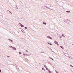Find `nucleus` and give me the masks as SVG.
Returning <instances> with one entry per match:
<instances>
[{"label":"nucleus","mask_w":73,"mask_h":73,"mask_svg":"<svg viewBox=\"0 0 73 73\" xmlns=\"http://www.w3.org/2000/svg\"><path fill=\"white\" fill-rule=\"evenodd\" d=\"M68 57H69V58H70V57L69 56H68Z\"/></svg>","instance_id":"44"},{"label":"nucleus","mask_w":73,"mask_h":73,"mask_svg":"<svg viewBox=\"0 0 73 73\" xmlns=\"http://www.w3.org/2000/svg\"><path fill=\"white\" fill-rule=\"evenodd\" d=\"M24 28L25 29H27V27H25Z\"/></svg>","instance_id":"26"},{"label":"nucleus","mask_w":73,"mask_h":73,"mask_svg":"<svg viewBox=\"0 0 73 73\" xmlns=\"http://www.w3.org/2000/svg\"><path fill=\"white\" fill-rule=\"evenodd\" d=\"M26 52H28V50H26Z\"/></svg>","instance_id":"34"},{"label":"nucleus","mask_w":73,"mask_h":73,"mask_svg":"<svg viewBox=\"0 0 73 73\" xmlns=\"http://www.w3.org/2000/svg\"><path fill=\"white\" fill-rule=\"evenodd\" d=\"M66 12L67 13H70V11H66Z\"/></svg>","instance_id":"10"},{"label":"nucleus","mask_w":73,"mask_h":73,"mask_svg":"<svg viewBox=\"0 0 73 73\" xmlns=\"http://www.w3.org/2000/svg\"><path fill=\"white\" fill-rule=\"evenodd\" d=\"M11 42H12V43H13L14 42L12 40H11Z\"/></svg>","instance_id":"21"},{"label":"nucleus","mask_w":73,"mask_h":73,"mask_svg":"<svg viewBox=\"0 0 73 73\" xmlns=\"http://www.w3.org/2000/svg\"><path fill=\"white\" fill-rule=\"evenodd\" d=\"M19 25H20V26H21L22 24L21 23H19Z\"/></svg>","instance_id":"9"},{"label":"nucleus","mask_w":73,"mask_h":73,"mask_svg":"<svg viewBox=\"0 0 73 73\" xmlns=\"http://www.w3.org/2000/svg\"><path fill=\"white\" fill-rule=\"evenodd\" d=\"M62 36H63V37H65V35H64V34H62Z\"/></svg>","instance_id":"13"},{"label":"nucleus","mask_w":73,"mask_h":73,"mask_svg":"<svg viewBox=\"0 0 73 73\" xmlns=\"http://www.w3.org/2000/svg\"><path fill=\"white\" fill-rule=\"evenodd\" d=\"M1 15L0 13V16H1Z\"/></svg>","instance_id":"43"},{"label":"nucleus","mask_w":73,"mask_h":73,"mask_svg":"<svg viewBox=\"0 0 73 73\" xmlns=\"http://www.w3.org/2000/svg\"><path fill=\"white\" fill-rule=\"evenodd\" d=\"M22 31L23 32H24V30H22Z\"/></svg>","instance_id":"24"},{"label":"nucleus","mask_w":73,"mask_h":73,"mask_svg":"<svg viewBox=\"0 0 73 73\" xmlns=\"http://www.w3.org/2000/svg\"><path fill=\"white\" fill-rule=\"evenodd\" d=\"M13 50H16V48L15 47H13Z\"/></svg>","instance_id":"6"},{"label":"nucleus","mask_w":73,"mask_h":73,"mask_svg":"<svg viewBox=\"0 0 73 73\" xmlns=\"http://www.w3.org/2000/svg\"><path fill=\"white\" fill-rule=\"evenodd\" d=\"M42 70H43L45 71V69H44V68H42Z\"/></svg>","instance_id":"20"},{"label":"nucleus","mask_w":73,"mask_h":73,"mask_svg":"<svg viewBox=\"0 0 73 73\" xmlns=\"http://www.w3.org/2000/svg\"><path fill=\"white\" fill-rule=\"evenodd\" d=\"M16 9H18V7H17V6H16Z\"/></svg>","instance_id":"17"},{"label":"nucleus","mask_w":73,"mask_h":73,"mask_svg":"<svg viewBox=\"0 0 73 73\" xmlns=\"http://www.w3.org/2000/svg\"><path fill=\"white\" fill-rule=\"evenodd\" d=\"M39 64L40 65V64H41V63H39Z\"/></svg>","instance_id":"37"},{"label":"nucleus","mask_w":73,"mask_h":73,"mask_svg":"<svg viewBox=\"0 0 73 73\" xmlns=\"http://www.w3.org/2000/svg\"><path fill=\"white\" fill-rule=\"evenodd\" d=\"M8 40H9L10 41H11L12 40H11V39H9Z\"/></svg>","instance_id":"28"},{"label":"nucleus","mask_w":73,"mask_h":73,"mask_svg":"<svg viewBox=\"0 0 73 73\" xmlns=\"http://www.w3.org/2000/svg\"><path fill=\"white\" fill-rule=\"evenodd\" d=\"M9 56H7V57H9Z\"/></svg>","instance_id":"38"},{"label":"nucleus","mask_w":73,"mask_h":73,"mask_svg":"<svg viewBox=\"0 0 73 73\" xmlns=\"http://www.w3.org/2000/svg\"><path fill=\"white\" fill-rule=\"evenodd\" d=\"M64 55L67 57H69V54H68L65 53V52H64Z\"/></svg>","instance_id":"2"},{"label":"nucleus","mask_w":73,"mask_h":73,"mask_svg":"<svg viewBox=\"0 0 73 73\" xmlns=\"http://www.w3.org/2000/svg\"><path fill=\"white\" fill-rule=\"evenodd\" d=\"M48 7H51V5H48Z\"/></svg>","instance_id":"19"},{"label":"nucleus","mask_w":73,"mask_h":73,"mask_svg":"<svg viewBox=\"0 0 73 73\" xmlns=\"http://www.w3.org/2000/svg\"><path fill=\"white\" fill-rule=\"evenodd\" d=\"M8 11H9V12L11 14H12V13H11V12L10 11L8 10Z\"/></svg>","instance_id":"22"},{"label":"nucleus","mask_w":73,"mask_h":73,"mask_svg":"<svg viewBox=\"0 0 73 73\" xmlns=\"http://www.w3.org/2000/svg\"><path fill=\"white\" fill-rule=\"evenodd\" d=\"M0 73H1V69H0Z\"/></svg>","instance_id":"30"},{"label":"nucleus","mask_w":73,"mask_h":73,"mask_svg":"<svg viewBox=\"0 0 73 73\" xmlns=\"http://www.w3.org/2000/svg\"><path fill=\"white\" fill-rule=\"evenodd\" d=\"M16 67H17V65H16Z\"/></svg>","instance_id":"39"},{"label":"nucleus","mask_w":73,"mask_h":73,"mask_svg":"<svg viewBox=\"0 0 73 73\" xmlns=\"http://www.w3.org/2000/svg\"><path fill=\"white\" fill-rule=\"evenodd\" d=\"M45 7H46L47 8H48V9H50V8H49L48 7H47V6H46V5H45Z\"/></svg>","instance_id":"14"},{"label":"nucleus","mask_w":73,"mask_h":73,"mask_svg":"<svg viewBox=\"0 0 73 73\" xmlns=\"http://www.w3.org/2000/svg\"><path fill=\"white\" fill-rule=\"evenodd\" d=\"M47 43L48 44H49L50 43L49 42H47Z\"/></svg>","instance_id":"35"},{"label":"nucleus","mask_w":73,"mask_h":73,"mask_svg":"<svg viewBox=\"0 0 73 73\" xmlns=\"http://www.w3.org/2000/svg\"><path fill=\"white\" fill-rule=\"evenodd\" d=\"M18 53H19V54H21V52H20V51H19L18 52Z\"/></svg>","instance_id":"15"},{"label":"nucleus","mask_w":73,"mask_h":73,"mask_svg":"<svg viewBox=\"0 0 73 73\" xmlns=\"http://www.w3.org/2000/svg\"><path fill=\"white\" fill-rule=\"evenodd\" d=\"M9 47H10V48H11V49H13V47L12 46H9Z\"/></svg>","instance_id":"11"},{"label":"nucleus","mask_w":73,"mask_h":73,"mask_svg":"<svg viewBox=\"0 0 73 73\" xmlns=\"http://www.w3.org/2000/svg\"><path fill=\"white\" fill-rule=\"evenodd\" d=\"M26 59V60H27V59Z\"/></svg>","instance_id":"47"},{"label":"nucleus","mask_w":73,"mask_h":73,"mask_svg":"<svg viewBox=\"0 0 73 73\" xmlns=\"http://www.w3.org/2000/svg\"><path fill=\"white\" fill-rule=\"evenodd\" d=\"M48 48H49V49H50V48L49 47H48Z\"/></svg>","instance_id":"42"},{"label":"nucleus","mask_w":73,"mask_h":73,"mask_svg":"<svg viewBox=\"0 0 73 73\" xmlns=\"http://www.w3.org/2000/svg\"><path fill=\"white\" fill-rule=\"evenodd\" d=\"M42 9H45V8H42Z\"/></svg>","instance_id":"33"},{"label":"nucleus","mask_w":73,"mask_h":73,"mask_svg":"<svg viewBox=\"0 0 73 73\" xmlns=\"http://www.w3.org/2000/svg\"><path fill=\"white\" fill-rule=\"evenodd\" d=\"M47 38H49L51 40H52V38L49 36H47Z\"/></svg>","instance_id":"4"},{"label":"nucleus","mask_w":73,"mask_h":73,"mask_svg":"<svg viewBox=\"0 0 73 73\" xmlns=\"http://www.w3.org/2000/svg\"><path fill=\"white\" fill-rule=\"evenodd\" d=\"M65 22L67 24H69L70 23V21L68 19H66L65 20Z\"/></svg>","instance_id":"1"},{"label":"nucleus","mask_w":73,"mask_h":73,"mask_svg":"<svg viewBox=\"0 0 73 73\" xmlns=\"http://www.w3.org/2000/svg\"><path fill=\"white\" fill-rule=\"evenodd\" d=\"M40 53H44V52H43L42 51L40 52Z\"/></svg>","instance_id":"31"},{"label":"nucleus","mask_w":73,"mask_h":73,"mask_svg":"<svg viewBox=\"0 0 73 73\" xmlns=\"http://www.w3.org/2000/svg\"><path fill=\"white\" fill-rule=\"evenodd\" d=\"M48 72L49 73H51V71H48Z\"/></svg>","instance_id":"23"},{"label":"nucleus","mask_w":73,"mask_h":73,"mask_svg":"<svg viewBox=\"0 0 73 73\" xmlns=\"http://www.w3.org/2000/svg\"><path fill=\"white\" fill-rule=\"evenodd\" d=\"M48 63H49V64H50V65H51V63L50 62H48Z\"/></svg>","instance_id":"27"},{"label":"nucleus","mask_w":73,"mask_h":73,"mask_svg":"<svg viewBox=\"0 0 73 73\" xmlns=\"http://www.w3.org/2000/svg\"><path fill=\"white\" fill-rule=\"evenodd\" d=\"M60 38H61V37H62V36H60Z\"/></svg>","instance_id":"32"},{"label":"nucleus","mask_w":73,"mask_h":73,"mask_svg":"<svg viewBox=\"0 0 73 73\" xmlns=\"http://www.w3.org/2000/svg\"><path fill=\"white\" fill-rule=\"evenodd\" d=\"M51 50H52V49H51Z\"/></svg>","instance_id":"46"},{"label":"nucleus","mask_w":73,"mask_h":73,"mask_svg":"<svg viewBox=\"0 0 73 73\" xmlns=\"http://www.w3.org/2000/svg\"><path fill=\"white\" fill-rule=\"evenodd\" d=\"M44 67H46V65H44Z\"/></svg>","instance_id":"41"},{"label":"nucleus","mask_w":73,"mask_h":73,"mask_svg":"<svg viewBox=\"0 0 73 73\" xmlns=\"http://www.w3.org/2000/svg\"><path fill=\"white\" fill-rule=\"evenodd\" d=\"M14 66H16V64H14Z\"/></svg>","instance_id":"29"},{"label":"nucleus","mask_w":73,"mask_h":73,"mask_svg":"<svg viewBox=\"0 0 73 73\" xmlns=\"http://www.w3.org/2000/svg\"><path fill=\"white\" fill-rule=\"evenodd\" d=\"M43 24H45V25H46V23L45 22H43Z\"/></svg>","instance_id":"16"},{"label":"nucleus","mask_w":73,"mask_h":73,"mask_svg":"<svg viewBox=\"0 0 73 73\" xmlns=\"http://www.w3.org/2000/svg\"><path fill=\"white\" fill-rule=\"evenodd\" d=\"M72 45H73V44H72Z\"/></svg>","instance_id":"45"},{"label":"nucleus","mask_w":73,"mask_h":73,"mask_svg":"<svg viewBox=\"0 0 73 73\" xmlns=\"http://www.w3.org/2000/svg\"><path fill=\"white\" fill-rule=\"evenodd\" d=\"M23 55H24V56H28V54H23Z\"/></svg>","instance_id":"5"},{"label":"nucleus","mask_w":73,"mask_h":73,"mask_svg":"<svg viewBox=\"0 0 73 73\" xmlns=\"http://www.w3.org/2000/svg\"><path fill=\"white\" fill-rule=\"evenodd\" d=\"M49 45H52V44L51 43H49Z\"/></svg>","instance_id":"25"},{"label":"nucleus","mask_w":73,"mask_h":73,"mask_svg":"<svg viewBox=\"0 0 73 73\" xmlns=\"http://www.w3.org/2000/svg\"><path fill=\"white\" fill-rule=\"evenodd\" d=\"M70 66H71V67H72V68H73V66H72V65L71 64H70Z\"/></svg>","instance_id":"18"},{"label":"nucleus","mask_w":73,"mask_h":73,"mask_svg":"<svg viewBox=\"0 0 73 73\" xmlns=\"http://www.w3.org/2000/svg\"><path fill=\"white\" fill-rule=\"evenodd\" d=\"M21 27H24V25H21Z\"/></svg>","instance_id":"12"},{"label":"nucleus","mask_w":73,"mask_h":73,"mask_svg":"<svg viewBox=\"0 0 73 73\" xmlns=\"http://www.w3.org/2000/svg\"><path fill=\"white\" fill-rule=\"evenodd\" d=\"M60 47H61V48H62V49H64V48L61 46H60Z\"/></svg>","instance_id":"8"},{"label":"nucleus","mask_w":73,"mask_h":73,"mask_svg":"<svg viewBox=\"0 0 73 73\" xmlns=\"http://www.w3.org/2000/svg\"><path fill=\"white\" fill-rule=\"evenodd\" d=\"M51 59H52V60H53V61H54V60H53V59L52 58Z\"/></svg>","instance_id":"36"},{"label":"nucleus","mask_w":73,"mask_h":73,"mask_svg":"<svg viewBox=\"0 0 73 73\" xmlns=\"http://www.w3.org/2000/svg\"><path fill=\"white\" fill-rule=\"evenodd\" d=\"M46 70H48V71H50V70H49V69H48V68H47L46 67Z\"/></svg>","instance_id":"7"},{"label":"nucleus","mask_w":73,"mask_h":73,"mask_svg":"<svg viewBox=\"0 0 73 73\" xmlns=\"http://www.w3.org/2000/svg\"><path fill=\"white\" fill-rule=\"evenodd\" d=\"M50 58V59H52V58H50V57H49Z\"/></svg>","instance_id":"40"},{"label":"nucleus","mask_w":73,"mask_h":73,"mask_svg":"<svg viewBox=\"0 0 73 73\" xmlns=\"http://www.w3.org/2000/svg\"><path fill=\"white\" fill-rule=\"evenodd\" d=\"M54 42L55 44H56V45H58V46L59 45V44L58 43V42H57L56 41H55Z\"/></svg>","instance_id":"3"}]
</instances>
